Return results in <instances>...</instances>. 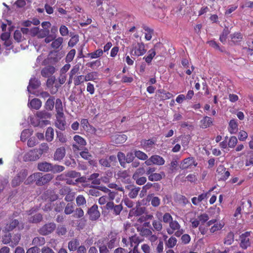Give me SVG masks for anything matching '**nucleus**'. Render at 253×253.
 Returning <instances> with one entry per match:
<instances>
[{
    "instance_id": "obj_55",
    "label": "nucleus",
    "mask_w": 253,
    "mask_h": 253,
    "mask_svg": "<svg viewBox=\"0 0 253 253\" xmlns=\"http://www.w3.org/2000/svg\"><path fill=\"white\" fill-rule=\"evenodd\" d=\"M40 85V82L38 80H36L35 79L31 80L30 81L29 85L28 87V89L29 90V88H32V89H36L39 87Z\"/></svg>"
},
{
    "instance_id": "obj_28",
    "label": "nucleus",
    "mask_w": 253,
    "mask_h": 253,
    "mask_svg": "<svg viewBox=\"0 0 253 253\" xmlns=\"http://www.w3.org/2000/svg\"><path fill=\"white\" fill-rule=\"evenodd\" d=\"M201 127L203 128H207L210 126L212 124V120L211 118L206 116L201 121Z\"/></svg>"
},
{
    "instance_id": "obj_47",
    "label": "nucleus",
    "mask_w": 253,
    "mask_h": 253,
    "mask_svg": "<svg viewBox=\"0 0 253 253\" xmlns=\"http://www.w3.org/2000/svg\"><path fill=\"white\" fill-rule=\"evenodd\" d=\"M51 172H52L53 173H58V172H60L61 171H63L64 169H65V168L64 167L62 166H60V165H52L51 164Z\"/></svg>"
},
{
    "instance_id": "obj_7",
    "label": "nucleus",
    "mask_w": 253,
    "mask_h": 253,
    "mask_svg": "<svg viewBox=\"0 0 253 253\" xmlns=\"http://www.w3.org/2000/svg\"><path fill=\"white\" fill-rule=\"evenodd\" d=\"M165 163V161L163 157L159 155H154L150 157L149 159L145 162L147 166L155 165L158 166H162Z\"/></svg>"
},
{
    "instance_id": "obj_63",
    "label": "nucleus",
    "mask_w": 253,
    "mask_h": 253,
    "mask_svg": "<svg viewBox=\"0 0 253 253\" xmlns=\"http://www.w3.org/2000/svg\"><path fill=\"white\" fill-rule=\"evenodd\" d=\"M76 203L78 206H81L86 204L85 198L83 195H79L76 198Z\"/></svg>"
},
{
    "instance_id": "obj_16",
    "label": "nucleus",
    "mask_w": 253,
    "mask_h": 253,
    "mask_svg": "<svg viewBox=\"0 0 253 253\" xmlns=\"http://www.w3.org/2000/svg\"><path fill=\"white\" fill-rule=\"evenodd\" d=\"M197 163L195 162L193 157H189L185 159L181 163V168L182 169H186L188 168L194 166H196Z\"/></svg>"
},
{
    "instance_id": "obj_54",
    "label": "nucleus",
    "mask_w": 253,
    "mask_h": 253,
    "mask_svg": "<svg viewBox=\"0 0 253 253\" xmlns=\"http://www.w3.org/2000/svg\"><path fill=\"white\" fill-rule=\"evenodd\" d=\"M140 234L142 236L147 238L149 235H151L152 231L148 228H141L139 230Z\"/></svg>"
},
{
    "instance_id": "obj_62",
    "label": "nucleus",
    "mask_w": 253,
    "mask_h": 253,
    "mask_svg": "<svg viewBox=\"0 0 253 253\" xmlns=\"http://www.w3.org/2000/svg\"><path fill=\"white\" fill-rule=\"evenodd\" d=\"M79 42V37L77 35L72 37L68 42V45L70 47H73Z\"/></svg>"
},
{
    "instance_id": "obj_12",
    "label": "nucleus",
    "mask_w": 253,
    "mask_h": 253,
    "mask_svg": "<svg viewBox=\"0 0 253 253\" xmlns=\"http://www.w3.org/2000/svg\"><path fill=\"white\" fill-rule=\"evenodd\" d=\"M40 179L38 180V186H42L50 182L53 178V175L51 173H46L44 175L41 173V176L39 177Z\"/></svg>"
},
{
    "instance_id": "obj_26",
    "label": "nucleus",
    "mask_w": 253,
    "mask_h": 253,
    "mask_svg": "<svg viewBox=\"0 0 253 253\" xmlns=\"http://www.w3.org/2000/svg\"><path fill=\"white\" fill-rule=\"evenodd\" d=\"M165 176V174L164 172L160 173H154L148 176V179L151 181H159Z\"/></svg>"
},
{
    "instance_id": "obj_18",
    "label": "nucleus",
    "mask_w": 253,
    "mask_h": 253,
    "mask_svg": "<svg viewBox=\"0 0 253 253\" xmlns=\"http://www.w3.org/2000/svg\"><path fill=\"white\" fill-rule=\"evenodd\" d=\"M107 199L108 197L106 196H102L99 199L98 202L99 204L104 205L107 203L106 205L102 207L103 212H107V211H108V212H109V210L111 209V202H108Z\"/></svg>"
},
{
    "instance_id": "obj_58",
    "label": "nucleus",
    "mask_w": 253,
    "mask_h": 253,
    "mask_svg": "<svg viewBox=\"0 0 253 253\" xmlns=\"http://www.w3.org/2000/svg\"><path fill=\"white\" fill-rule=\"evenodd\" d=\"M173 220V218L170 213L166 212L163 216V221L165 223H170Z\"/></svg>"
},
{
    "instance_id": "obj_50",
    "label": "nucleus",
    "mask_w": 253,
    "mask_h": 253,
    "mask_svg": "<svg viewBox=\"0 0 253 253\" xmlns=\"http://www.w3.org/2000/svg\"><path fill=\"white\" fill-rule=\"evenodd\" d=\"M103 54V50L101 49H97L95 51L88 53L87 55L91 58H96L101 56Z\"/></svg>"
},
{
    "instance_id": "obj_13",
    "label": "nucleus",
    "mask_w": 253,
    "mask_h": 253,
    "mask_svg": "<svg viewBox=\"0 0 253 253\" xmlns=\"http://www.w3.org/2000/svg\"><path fill=\"white\" fill-rule=\"evenodd\" d=\"M214 188H211L208 192L206 193H203L201 195H199L198 197H193L191 199L192 203L193 205L197 206L199 204V203L205 199H207L208 196V195L213 190Z\"/></svg>"
},
{
    "instance_id": "obj_21",
    "label": "nucleus",
    "mask_w": 253,
    "mask_h": 253,
    "mask_svg": "<svg viewBox=\"0 0 253 253\" xmlns=\"http://www.w3.org/2000/svg\"><path fill=\"white\" fill-rule=\"evenodd\" d=\"M142 28L145 35V39L148 41H150L154 35V30L146 25H143Z\"/></svg>"
},
{
    "instance_id": "obj_11",
    "label": "nucleus",
    "mask_w": 253,
    "mask_h": 253,
    "mask_svg": "<svg viewBox=\"0 0 253 253\" xmlns=\"http://www.w3.org/2000/svg\"><path fill=\"white\" fill-rule=\"evenodd\" d=\"M89 218L91 220H95L100 216V212L98 211V206L96 205H93L87 211Z\"/></svg>"
},
{
    "instance_id": "obj_20",
    "label": "nucleus",
    "mask_w": 253,
    "mask_h": 253,
    "mask_svg": "<svg viewBox=\"0 0 253 253\" xmlns=\"http://www.w3.org/2000/svg\"><path fill=\"white\" fill-rule=\"evenodd\" d=\"M127 139V136L123 134H116L112 136V140L117 144L124 143Z\"/></svg>"
},
{
    "instance_id": "obj_8",
    "label": "nucleus",
    "mask_w": 253,
    "mask_h": 253,
    "mask_svg": "<svg viewBox=\"0 0 253 253\" xmlns=\"http://www.w3.org/2000/svg\"><path fill=\"white\" fill-rule=\"evenodd\" d=\"M55 126L60 130H64L66 126V122L63 115H56V121L55 123Z\"/></svg>"
},
{
    "instance_id": "obj_38",
    "label": "nucleus",
    "mask_w": 253,
    "mask_h": 253,
    "mask_svg": "<svg viewBox=\"0 0 253 253\" xmlns=\"http://www.w3.org/2000/svg\"><path fill=\"white\" fill-rule=\"evenodd\" d=\"M99 174L98 173H94L91 174L88 178V180L92 181L91 183L94 185H99L100 180L98 178Z\"/></svg>"
},
{
    "instance_id": "obj_22",
    "label": "nucleus",
    "mask_w": 253,
    "mask_h": 253,
    "mask_svg": "<svg viewBox=\"0 0 253 253\" xmlns=\"http://www.w3.org/2000/svg\"><path fill=\"white\" fill-rule=\"evenodd\" d=\"M45 243V239L44 237L42 236L35 237L32 242V245L37 247L42 246Z\"/></svg>"
},
{
    "instance_id": "obj_34",
    "label": "nucleus",
    "mask_w": 253,
    "mask_h": 253,
    "mask_svg": "<svg viewBox=\"0 0 253 253\" xmlns=\"http://www.w3.org/2000/svg\"><path fill=\"white\" fill-rule=\"evenodd\" d=\"M224 226L222 222H216L210 229V232L214 233L215 232L220 230Z\"/></svg>"
},
{
    "instance_id": "obj_6",
    "label": "nucleus",
    "mask_w": 253,
    "mask_h": 253,
    "mask_svg": "<svg viewBox=\"0 0 253 253\" xmlns=\"http://www.w3.org/2000/svg\"><path fill=\"white\" fill-rule=\"evenodd\" d=\"M56 224L53 222L46 223L38 230L40 234L43 236L51 233L56 228Z\"/></svg>"
},
{
    "instance_id": "obj_30",
    "label": "nucleus",
    "mask_w": 253,
    "mask_h": 253,
    "mask_svg": "<svg viewBox=\"0 0 253 253\" xmlns=\"http://www.w3.org/2000/svg\"><path fill=\"white\" fill-rule=\"evenodd\" d=\"M31 107L35 110L39 109L42 106L41 101L38 98H34L31 100L29 103Z\"/></svg>"
},
{
    "instance_id": "obj_52",
    "label": "nucleus",
    "mask_w": 253,
    "mask_h": 253,
    "mask_svg": "<svg viewBox=\"0 0 253 253\" xmlns=\"http://www.w3.org/2000/svg\"><path fill=\"white\" fill-rule=\"evenodd\" d=\"M65 203L64 202L56 203L54 207V211L57 212H60L63 211Z\"/></svg>"
},
{
    "instance_id": "obj_57",
    "label": "nucleus",
    "mask_w": 253,
    "mask_h": 253,
    "mask_svg": "<svg viewBox=\"0 0 253 253\" xmlns=\"http://www.w3.org/2000/svg\"><path fill=\"white\" fill-rule=\"evenodd\" d=\"M237 138L235 136H231L229 140L228 146L231 148H233L237 145Z\"/></svg>"
},
{
    "instance_id": "obj_29",
    "label": "nucleus",
    "mask_w": 253,
    "mask_h": 253,
    "mask_svg": "<svg viewBox=\"0 0 253 253\" xmlns=\"http://www.w3.org/2000/svg\"><path fill=\"white\" fill-rule=\"evenodd\" d=\"M79 245V241L77 239H75L69 242L68 249L70 251H75L78 249Z\"/></svg>"
},
{
    "instance_id": "obj_61",
    "label": "nucleus",
    "mask_w": 253,
    "mask_h": 253,
    "mask_svg": "<svg viewBox=\"0 0 253 253\" xmlns=\"http://www.w3.org/2000/svg\"><path fill=\"white\" fill-rule=\"evenodd\" d=\"M140 189L139 187H134L132 188L128 194L129 197L131 198H135L137 196Z\"/></svg>"
},
{
    "instance_id": "obj_37",
    "label": "nucleus",
    "mask_w": 253,
    "mask_h": 253,
    "mask_svg": "<svg viewBox=\"0 0 253 253\" xmlns=\"http://www.w3.org/2000/svg\"><path fill=\"white\" fill-rule=\"evenodd\" d=\"M84 82H86L85 76L78 75L74 78V84L75 86L79 85Z\"/></svg>"
},
{
    "instance_id": "obj_44",
    "label": "nucleus",
    "mask_w": 253,
    "mask_h": 253,
    "mask_svg": "<svg viewBox=\"0 0 253 253\" xmlns=\"http://www.w3.org/2000/svg\"><path fill=\"white\" fill-rule=\"evenodd\" d=\"M129 242L130 243L131 247H133L134 246L136 247H138V244L140 242L139 237L136 236V235L132 236L129 237Z\"/></svg>"
},
{
    "instance_id": "obj_56",
    "label": "nucleus",
    "mask_w": 253,
    "mask_h": 253,
    "mask_svg": "<svg viewBox=\"0 0 253 253\" xmlns=\"http://www.w3.org/2000/svg\"><path fill=\"white\" fill-rule=\"evenodd\" d=\"M48 59L49 60V63L51 64H55L59 61L58 55L56 53V52H55L54 54L52 53L51 54H49Z\"/></svg>"
},
{
    "instance_id": "obj_51",
    "label": "nucleus",
    "mask_w": 253,
    "mask_h": 253,
    "mask_svg": "<svg viewBox=\"0 0 253 253\" xmlns=\"http://www.w3.org/2000/svg\"><path fill=\"white\" fill-rule=\"evenodd\" d=\"M76 54V50L75 49H71L66 55L65 60L67 63L71 62L74 59Z\"/></svg>"
},
{
    "instance_id": "obj_60",
    "label": "nucleus",
    "mask_w": 253,
    "mask_h": 253,
    "mask_svg": "<svg viewBox=\"0 0 253 253\" xmlns=\"http://www.w3.org/2000/svg\"><path fill=\"white\" fill-rule=\"evenodd\" d=\"M229 34V31L228 29H225L222 32V34L220 35L219 40L222 43H225L226 40V38L228 34Z\"/></svg>"
},
{
    "instance_id": "obj_59",
    "label": "nucleus",
    "mask_w": 253,
    "mask_h": 253,
    "mask_svg": "<svg viewBox=\"0 0 253 253\" xmlns=\"http://www.w3.org/2000/svg\"><path fill=\"white\" fill-rule=\"evenodd\" d=\"M84 215V211L81 208H77L75 211L74 214L73 215L75 218H79L83 217Z\"/></svg>"
},
{
    "instance_id": "obj_36",
    "label": "nucleus",
    "mask_w": 253,
    "mask_h": 253,
    "mask_svg": "<svg viewBox=\"0 0 253 253\" xmlns=\"http://www.w3.org/2000/svg\"><path fill=\"white\" fill-rule=\"evenodd\" d=\"M54 97H49L45 104V108L46 110H52L53 109L54 105Z\"/></svg>"
},
{
    "instance_id": "obj_9",
    "label": "nucleus",
    "mask_w": 253,
    "mask_h": 253,
    "mask_svg": "<svg viewBox=\"0 0 253 253\" xmlns=\"http://www.w3.org/2000/svg\"><path fill=\"white\" fill-rule=\"evenodd\" d=\"M250 235V232H246L242 234L240 237V246L243 249H246L250 246V242L249 237Z\"/></svg>"
},
{
    "instance_id": "obj_14",
    "label": "nucleus",
    "mask_w": 253,
    "mask_h": 253,
    "mask_svg": "<svg viewBox=\"0 0 253 253\" xmlns=\"http://www.w3.org/2000/svg\"><path fill=\"white\" fill-rule=\"evenodd\" d=\"M32 33L34 36H37L39 38H43L46 37L49 33L48 29H41L38 27H35L32 30Z\"/></svg>"
},
{
    "instance_id": "obj_24",
    "label": "nucleus",
    "mask_w": 253,
    "mask_h": 253,
    "mask_svg": "<svg viewBox=\"0 0 253 253\" xmlns=\"http://www.w3.org/2000/svg\"><path fill=\"white\" fill-rule=\"evenodd\" d=\"M156 55L155 49L154 48L150 49L147 53V55L145 56L143 59L145 60V62L148 64H150L154 57Z\"/></svg>"
},
{
    "instance_id": "obj_43",
    "label": "nucleus",
    "mask_w": 253,
    "mask_h": 253,
    "mask_svg": "<svg viewBox=\"0 0 253 253\" xmlns=\"http://www.w3.org/2000/svg\"><path fill=\"white\" fill-rule=\"evenodd\" d=\"M98 73L96 72L88 73L85 76L86 82L96 80L98 79Z\"/></svg>"
},
{
    "instance_id": "obj_3",
    "label": "nucleus",
    "mask_w": 253,
    "mask_h": 253,
    "mask_svg": "<svg viewBox=\"0 0 253 253\" xmlns=\"http://www.w3.org/2000/svg\"><path fill=\"white\" fill-rule=\"evenodd\" d=\"M36 117L37 118V122L36 123L31 122V124L35 126L47 125L50 123V121L46 119L50 118L51 115L45 111L38 112L36 114Z\"/></svg>"
},
{
    "instance_id": "obj_19",
    "label": "nucleus",
    "mask_w": 253,
    "mask_h": 253,
    "mask_svg": "<svg viewBox=\"0 0 253 253\" xmlns=\"http://www.w3.org/2000/svg\"><path fill=\"white\" fill-rule=\"evenodd\" d=\"M37 168L39 170L41 171H50L51 169V164L46 162L39 163L37 165Z\"/></svg>"
},
{
    "instance_id": "obj_40",
    "label": "nucleus",
    "mask_w": 253,
    "mask_h": 253,
    "mask_svg": "<svg viewBox=\"0 0 253 253\" xmlns=\"http://www.w3.org/2000/svg\"><path fill=\"white\" fill-rule=\"evenodd\" d=\"M49 149V147L48 144L46 143H42L41 144L40 148L38 149V153L40 155V157L43 153H46Z\"/></svg>"
},
{
    "instance_id": "obj_23",
    "label": "nucleus",
    "mask_w": 253,
    "mask_h": 253,
    "mask_svg": "<svg viewBox=\"0 0 253 253\" xmlns=\"http://www.w3.org/2000/svg\"><path fill=\"white\" fill-rule=\"evenodd\" d=\"M154 143V142L152 140H142L141 141V146L146 151H149Z\"/></svg>"
},
{
    "instance_id": "obj_45",
    "label": "nucleus",
    "mask_w": 253,
    "mask_h": 253,
    "mask_svg": "<svg viewBox=\"0 0 253 253\" xmlns=\"http://www.w3.org/2000/svg\"><path fill=\"white\" fill-rule=\"evenodd\" d=\"M63 42V39L61 37H59L57 39L53 41L51 43V47L54 49L58 48L62 44Z\"/></svg>"
},
{
    "instance_id": "obj_41",
    "label": "nucleus",
    "mask_w": 253,
    "mask_h": 253,
    "mask_svg": "<svg viewBox=\"0 0 253 253\" xmlns=\"http://www.w3.org/2000/svg\"><path fill=\"white\" fill-rule=\"evenodd\" d=\"M177 243V239L174 237H170L168 241L166 242V246L169 248H173Z\"/></svg>"
},
{
    "instance_id": "obj_35",
    "label": "nucleus",
    "mask_w": 253,
    "mask_h": 253,
    "mask_svg": "<svg viewBox=\"0 0 253 253\" xmlns=\"http://www.w3.org/2000/svg\"><path fill=\"white\" fill-rule=\"evenodd\" d=\"M32 132L29 129H24L21 133V140L23 142L26 141L28 138L32 134Z\"/></svg>"
},
{
    "instance_id": "obj_42",
    "label": "nucleus",
    "mask_w": 253,
    "mask_h": 253,
    "mask_svg": "<svg viewBox=\"0 0 253 253\" xmlns=\"http://www.w3.org/2000/svg\"><path fill=\"white\" fill-rule=\"evenodd\" d=\"M234 240V235L233 233L230 232L228 233L227 235L225 237L224 241V243L227 245H231Z\"/></svg>"
},
{
    "instance_id": "obj_4",
    "label": "nucleus",
    "mask_w": 253,
    "mask_h": 253,
    "mask_svg": "<svg viewBox=\"0 0 253 253\" xmlns=\"http://www.w3.org/2000/svg\"><path fill=\"white\" fill-rule=\"evenodd\" d=\"M73 139L76 143L72 145V149L75 153L83 150V148L86 145L85 140L79 135H75Z\"/></svg>"
},
{
    "instance_id": "obj_39",
    "label": "nucleus",
    "mask_w": 253,
    "mask_h": 253,
    "mask_svg": "<svg viewBox=\"0 0 253 253\" xmlns=\"http://www.w3.org/2000/svg\"><path fill=\"white\" fill-rule=\"evenodd\" d=\"M134 154L135 157L139 160H145V161L148 160V156L144 152L140 150H135L134 151Z\"/></svg>"
},
{
    "instance_id": "obj_49",
    "label": "nucleus",
    "mask_w": 253,
    "mask_h": 253,
    "mask_svg": "<svg viewBox=\"0 0 253 253\" xmlns=\"http://www.w3.org/2000/svg\"><path fill=\"white\" fill-rule=\"evenodd\" d=\"M42 219V215L40 214H36L33 216H31L29 219V221L32 223H38L41 221Z\"/></svg>"
},
{
    "instance_id": "obj_2",
    "label": "nucleus",
    "mask_w": 253,
    "mask_h": 253,
    "mask_svg": "<svg viewBox=\"0 0 253 253\" xmlns=\"http://www.w3.org/2000/svg\"><path fill=\"white\" fill-rule=\"evenodd\" d=\"M166 231L168 234H174L177 237H180L184 232L180 224L175 220H173L169 223Z\"/></svg>"
},
{
    "instance_id": "obj_53",
    "label": "nucleus",
    "mask_w": 253,
    "mask_h": 253,
    "mask_svg": "<svg viewBox=\"0 0 253 253\" xmlns=\"http://www.w3.org/2000/svg\"><path fill=\"white\" fill-rule=\"evenodd\" d=\"M56 135L57 138L60 142L64 143L67 142V137L63 132L59 131H56Z\"/></svg>"
},
{
    "instance_id": "obj_17",
    "label": "nucleus",
    "mask_w": 253,
    "mask_h": 253,
    "mask_svg": "<svg viewBox=\"0 0 253 253\" xmlns=\"http://www.w3.org/2000/svg\"><path fill=\"white\" fill-rule=\"evenodd\" d=\"M65 148L64 147L58 148L54 154V159L56 161H61L65 157Z\"/></svg>"
},
{
    "instance_id": "obj_10",
    "label": "nucleus",
    "mask_w": 253,
    "mask_h": 253,
    "mask_svg": "<svg viewBox=\"0 0 253 253\" xmlns=\"http://www.w3.org/2000/svg\"><path fill=\"white\" fill-rule=\"evenodd\" d=\"M42 198L45 200L53 202L58 199V196L53 190L48 189L43 194Z\"/></svg>"
},
{
    "instance_id": "obj_5",
    "label": "nucleus",
    "mask_w": 253,
    "mask_h": 253,
    "mask_svg": "<svg viewBox=\"0 0 253 253\" xmlns=\"http://www.w3.org/2000/svg\"><path fill=\"white\" fill-rule=\"evenodd\" d=\"M40 157V155L38 153V149H34L29 151L24 155L23 161L26 162L35 161Z\"/></svg>"
},
{
    "instance_id": "obj_1",
    "label": "nucleus",
    "mask_w": 253,
    "mask_h": 253,
    "mask_svg": "<svg viewBox=\"0 0 253 253\" xmlns=\"http://www.w3.org/2000/svg\"><path fill=\"white\" fill-rule=\"evenodd\" d=\"M146 51L145 44L140 41L132 43L130 54L133 56L139 57L143 55Z\"/></svg>"
},
{
    "instance_id": "obj_15",
    "label": "nucleus",
    "mask_w": 253,
    "mask_h": 253,
    "mask_svg": "<svg viewBox=\"0 0 253 253\" xmlns=\"http://www.w3.org/2000/svg\"><path fill=\"white\" fill-rule=\"evenodd\" d=\"M55 72V68L53 66H47L43 68L41 71V75L43 77L48 78Z\"/></svg>"
},
{
    "instance_id": "obj_27",
    "label": "nucleus",
    "mask_w": 253,
    "mask_h": 253,
    "mask_svg": "<svg viewBox=\"0 0 253 253\" xmlns=\"http://www.w3.org/2000/svg\"><path fill=\"white\" fill-rule=\"evenodd\" d=\"M45 139L47 142H51L54 138V130L52 127L47 128L45 134Z\"/></svg>"
},
{
    "instance_id": "obj_48",
    "label": "nucleus",
    "mask_w": 253,
    "mask_h": 253,
    "mask_svg": "<svg viewBox=\"0 0 253 253\" xmlns=\"http://www.w3.org/2000/svg\"><path fill=\"white\" fill-rule=\"evenodd\" d=\"M117 157L121 165L125 167V165L126 164V158L125 154L121 152H119L118 153Z\"/></svg>"
},
{
    "instance_id": "obj_25",
    "label": "nucleus",
    "mask_w": 253,
    "mask_h": 253,
    "mask_svg": "<svg viewBox=\"0 0 253 253\" xmlns=\"http://www.w3.org/2000/svg\"><path fill=\"white\" fill-rule=\"evenodd\" d=\"M238 125L236 120L234 119L230 120L228 128L230 133L231 134L236 133L238 129Z\"/></svg>"
},
{
    "instance_id": "obj_31",
    "label": "nucleus",
    "mask_w": 253,
    "mask_h": 253,
    "mask_svg": "<svg viewBox=\"0 0 253 253\" xmlns=\"http://www.w3.org/2000/svg\"><path fill=\"white\" fill-rule=\"evenodd\" d=\"M55 110L56 112V115L64 114L62 103L60 99L58 98L56 100Z\"/></svg>"
},
{
    "instance_id": "obj_46",
    "label": "nucleus",
    "mask_w": 253,
    "mask_h": 253,
    "mask_svg": "<svg viewBox=\"0 0 253 253\" xmlns=\"http://www.w3.org/2000/svg\"><path fill=\"white\" fill-rule=\"evenodd\" d=\"M64 212L66 214H70L74 211V206L71 203H68L64 207Z\"/></svg>"
},
{
    "instance_id": "obj_64",
    "label": "nucleus",
    "mask_w": 253,
    "mask_h": 253,
    "mask_svg": "<svg viewBox=\"0 0 253 253\" xmlns=\"http://www.w3.org/2000/svg\"><path fill=\"white\" fill-rule=\"evenodd\" d=\"M144 173V169L143 168H139L136 170V171L133 174L132 178H134L137 177L141 176Z\"/></svg>"
},
{
    "instance_id": "obj_32",
    "label": "nucleus",
    "mask_w": 253,
    "mask_h": 253,
    "mask_svg": "<svg viewBox=\"0 0 253 253\" xmlns=\"http://www.w3.org/2000/svg\"><path fill=\"white\" fill-rule=\"evenodd\" d=\"M20 239L21 234L19 233L14 234L12 236L11 235V244H10V246L12 247L16 246L19 243Z\"/></svg>"
},
{
    "instance_id": "obj_33",
    "label": "nucleus",
    "mask_w": 253,
    "mask_h": 253,
    "mask_svg": "<svg viewBox=\"0 0 253 253\" xmlns=\"http://www.w3.org/2000/svg\"><path fill=\"white\" fill-rule=\"evenodd\" d=\"M152 224L153 231L161 232L163 230V225L161 220H154Z\"/></svg>"
}]
</instances>
